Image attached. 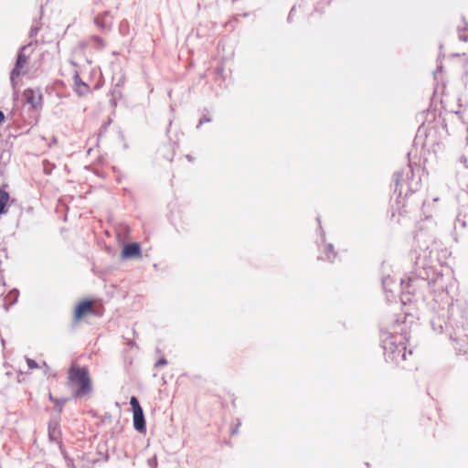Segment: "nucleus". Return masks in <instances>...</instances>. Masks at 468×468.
Returning a JSON list of instances; mask_svg holds the SVG:
<instances>
[{
	"mask_svg": "<svg viewBox=\"0 0 468 468\" xmlns=\"http://www.w3.org/2000/svg\"><path fill=\"white\" fill-rule=\"evenodd\" d=\"M68 384L75 397H84L92 390V382L87 367L72 364L68 372Z\"/></svg>",
	"mask_w": 468,
	"mask_h": 468,
	"instance_id": "obj_1",
	"label": "nucleus"
},
{
	"mask_svg": "<svg viewBox=\"0 0 468 468\" xmlns=\"http://www.w3.org/2000/svg\"><path fill=\"white\" fill-rule=\"evenodd\" d=\"M101 313L95 307V302L89 299L80 301L74 308L73 323L79 324L89 316H100Z\"/></svg>",
	"mask_w": 468,
	"mask_h": 468,
	"instance_id": "obj_2",
	"label": "nucleus"
},
{
	"mask_svg": "<svg viewBox=\"0 0 468 468\" xmlns=\"http://www.w3.org/2000/svg\"><path fill=\"white\" fill-rule=\"evenodd\" d=\"M130 404L133 409L134 429L138 431H145L144 416L143 409L140 406L138 399L135 397H132L130 399Z\"/></svg>",
	"mask_w": 468,
	"mask_h": 468,
	"instance_id": "obj_3",
	"label": "nucleus"
},
{
	"mask_svg": "<svg viewBox=\"0 0 468 468\" xmlns=\"http://www.w3.org/2000/svg\"><path fill=\"white\" fill-rule=\"evenodd\" d=\"M27 58L22 52H19L16 66L11 72V81L14 85L16 79L19 78L21 75L27 72Z\"/></svg>",
	"mask_w": 468,
	"mask_h": 468,
	"instance_id": "obj_4",
	"label": "nucleus"
},
{
	"mask_svg": "<svg viewBox=\"0 0 468 468\" xmlns=\"http://www.w3.org/2000/svg\"><path fill=\"white\" fill-rule=\"evenodd\" d=\"M23 97L27 103L30 104L33 108H37L42 103V95L38 90L27 89L23 92Z\"/></svg>",
	"mask_w": 468,
	"mask_h": 468,
	"instance_id": "obj_5",
	"label": "nucleus"
},
{
	"mask_svg": "<svg viewBox=\"0 0 468 468\" xmlns=\"http://www.w3.org/2000/svg\"><path fill=\"white\" fill-rule=\"evenodd\" d=\"M74 90L80 96H84L89 94L91 91V89L89 84L82 81L79 74H75L74 76Z\"/></svg>",
	"mask_w": 468,
	"mask_h": 468,
	"instance_id": "obj_6",
	"label": "nucleus"
},
{
	"mask_svg": "<svg viewBox=\"0 0 468 468\" xmlns=\"http://www.w3.org/2000/svg\"><path fill=\"white\" fill-rule=\"evenodd\" d=\"M140 256H141V249H140V245L138 243H131V244L125 245L122 251V258H134V257H140Z\"/></svg>",
	"mask_w": 468,
	"mask_h": 468,
	"instance_id": "obj_7",
	"label": "nucleus"
},
{
	"mask_svg": "<svg viewBox=\"0 0 468 468\" xmlns=\"http://www.w3.org/2000/svg\"><path fill=\"white\" fill-rule=\"evenodd\" d=\"M9 194L5 190H0V216L6 212L5 207L9 201Z\"/></svg>",
	"mask_w": 468,
	"mask_h": 468,
	"instance_id": "obj_8",
	"label": "nucleus"
},
{
	"mask_svg": "<svg viewBox=\"0 0 468 468\" xmlns=\"http://www.w3.org/2000/svg\"><path fill=\"white\" fill-rule=\"evenodd\" d=\"M90 42L92 48H94L97 50H102L106 46L105 41L101 37L97 36L91 37L90 38Z\"/></svg>",
	"mask_w": 468,
	"mask_h": 468,
	"instance_id": "obj_9",
	"label": "nucleus"
},
{
	"mask_svg": "<svg viewBox=\"0 0 468 468\" xmlns=\"http://www.w3.org/2000/svg\"><path fill=\"white\" fill-rule=\"evenodd\" d=\"M323 252L325 254V259L328 261H334L335 259L336 253L334 250V246L332 244H325L323 247Z\"/></svg>",
	"mask_w": 468,
	"mask_h": 468,
	"instance_id": "obj_10",
	"label": "nucleus"
},
{
	"mask_svg": "<svg viewBox=\"0 0 468 468\" xmlns=\"http://www.w3.org/2000/svg\"><path fill=\"white\" fill-rule=\"evenodd\" d=\"M48 398L58 407V412H61L64 404L67 402V399H56L51 393H49Z\"/></svg>",
	"mask_w": 468,
	"mask_h": 468,
	"instance_id": "obj_11",
	"label": "nucleus"
},
{
	"mask_svg": "<svg viewBox=\"0 0 468 468\" xmlns=\"http://www.w3.org/2000/svg\"><path fill=\"white\" fill-rule=\"evenodd\" d=\"M27 363H28L29 367H31V368H33V367H37V363H36L35 361H33V360H30V359H29V360L27 361Z\"/></svg>",
	"mask_w": 468,
	"mask_h": 468,
	"instance_id": "obj_12",
	"label": "nucleus"
},
{
	"mask_svg": "<svg viewBox=\"0 0 468 468\" xmlns=\"http://www.w3.org/2000/svg\"><path fill=\"white\" fill-rule=\"evenodd\" d=\"M5 122V114L3 112L0 111V124H2Z\"/></svg>",
	"mask_w": 468,
	"mask_h": 468,
	"instance_id": "obj_13",
	"label": "nucleus"
},
{
	"mask_svg": "<svg viewBox=\"0 0 468 468\" xmlns=\"http://www.w3.org/2000/svg\"><path fill=\"white\" fill-rule=\"evenodd\" d=\"M95 23H96L98 26H100V19H99V17H96V18H95Z\"/></svg>",
	"mask_w": 468,
	"mask_h": 468,
	"instance_id": "obj_14",
	"label": "nucleus"
},
{
	"mask_svg": "<svg viewBox=\"0 0 468 468\" xmlns=\"http://www.w3.org/2000/svg\"><path fill=\"white\" fill-rule=\"evenodd\" d=\"M461 37H462L463 40H467V37H464L463 36H461Z\"/></svg>",
	"mask_w": 468,
	"mask_h": 468,
	"instance_id": "obj_15",
	"label": "nucleus"
}]
</instances>
